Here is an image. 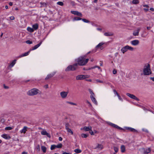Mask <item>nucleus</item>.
I'll return each instance as SVG.
<instances>
[{
  "instance_id": "nucleus-62",
  "label": "nucleus",
  "mask_w": 154,
  "mask_h": 154,
  "mask_svg": "<svg viewBox=\"0 0 154 154\" xmlns=\"http://www.w3.org/2000/svg\"><path fill=\"white\" fill-rule=\"evenodd\" d=\"M150 10L152 11H154V8H150Z\"/></svg>"
},
{
  "instance_id": "nucleus-30",
  "label": "nucleus",
  "mask_w": 154,
  "mask_h": 154,
  "mask_svg": "<svg viewBox=\"0 0 154 154\" xmlns=\"http://www.w3.org/2000/svg\"><path fill=\"white\" fill-rule=\"evenodd\" d=\"M115 151V153H114V154H116V153L118 151L119 148L118 147L116 146H114L113 147Z\"/></svg>"
},
{
  "instance_id": "nucleus-48",
  "label": "nucleus",
  "mask_w": 154,
  "mask_h": 154,
  "mask_svg": "<svg viewBox=\"0 0 154 154\" xmlns=\"http://www.w3.org/2000/svg\"><path fill=\"white\" fill-rule=\"evenodd\" d=\"M55 73L54 72L52 74H50L49 75V77H51L52 76H53L54 75Z\"/></svg>"
},
{
  "instance_id": "nucleus-64",
  "label": "nucleus",
  "mask_w": 154,
  "mask_h": 154,
  "mask_svg": "<svg viewBox=\"0 0 154 154\" xmlns=\"http://www.w3.org/2000/svg\"><path fill=\"white\" fill-rule=\"evenodd\" d=\"M22 154H27V153L26 152H22Z\"/></svg>"
},
{
  "instance_id": "nucleus-8",
  "label": "nucleus",
  "mask_w": 154,
  "mask_h": 154,
  "mask_svg": "<svg viewBox=\"0 0 154 154\" xmlns=\"http://www.w3.org/2000/svg\"><path fill=\"white\" fill-rule=\"evenodd\" d=\"M140 30V28H137L134 31L133 33V35L134 36H138Z\"/></svg>"
},
{
  "instance_id": "nucleus-3",
  "label": "nucleus",
  "mask_w": 154,
  "mask_h": 154,
  "mask_svg": "<svg viewBox=\"0 0 154 154\" xmlns=\"http://www.w3.org/2000/svg\"><path fill=\"white\" fill-rule=\"evenodd\" d=\"M40 91L37 88H33L29 91L27 92V94L29 96H33L37 94Z\"/></svg>"
},
{
  "instance_id": "nucleus-24",
  "label": "nucleus",
  "mask_w": 154,
  "mask_h": 154,
  "mask_svg": "<svg viewBox=\"0 0 154 154\" xmlns=\"http://www.w3.org/2000/svg\"><path fill=\"white\" fill-rule=\"evenodd\" d=\"M32 26L33 29H34L36 30L38 28V25L37 23H35V24L33 25Z\"/></svg>"
},
{
  "instance_id": "nucleus-41",
  "label": "nucleus",
  "mask_w": 154,
  "mask_h": 154,
  "mask_svg": "<svg viewBox=\"0 0 154 154\" xmlns=\"http://www.w3.org/2000/svg\"><path fill=\"white\" fill-rule=\"evenodd\" d=\"M84 22L88 23L89 22V21L85 19H81Z\"/></svg>"
},
{
  "instance_id": "nucleus-16",
  "label": "nucleus",
  "mask_w": 154,
  "mask_h": 154,
  "mask_svg": "<svg viewBox=\"0 0 154 154\" xmlns=\"http://www.w3.org/2000/svg\"><path fill=\"white\" fill-rule=\"evenodd\" d=\"M108 124L110 125H111V126L114 127V128H118V129H121L122 128L120 127H119L118 126V125H116L115 124H114L113 123H112L111 122H109L108 123Z\"/></svg>"
},
{
  "instance_id": "nucleus-53",
  "label": "nucleus",
  "mask_w": 154,
  "mask_h": 154,
  "mask_svg": "<svg viewBox=\"0 0 154 154\" xmlns=\"http://www.w3.org/2000/svg\"><path fill=\"white\" fill-rule=\"evenodd\" d=\"M90 131V134L92 135H94V132L92 131V130H91V131Z\"/></svg>"
},
{
  "instance_id": "nucleus-13",
  "label": "nucleus",
  "mask_w": 154,
  "mask_h": 154,
  "mask_svg": "<svg viewBox=\"0 0 154 154\" xmlns=\"http://www.w3.org/2000/svg\"><path fill=\"white\" fill-rule=\"evenodd\" d=\"M71 13L73 14L77 15L80 17H82V14L80 12L78 11H71Z\"/></svg>"
},
{
  "instance_id": "nucleus-38",
  "label": "nucleus",
  "mask_w": 154,
  "mask_h": 154,
  "mask_svg": "<svg viewBox=\"0 0 154 154\" xmlns=\"http://www.w3.org/2000/svg\"><path fill=\"white\" fill-rule=\"evenodd\" d=\"M57 4L59 5H60V6H63V3L62 2H60V1H59V2H57Z\"/></svg>"
},
{
  "instance_id": "nucleus-59",
  "label": "nucleus",
  "mask_w": 154,
  "mask_h": 154,
  "mask_svg": "<svg viewBox=\"0 0 154 154\" xmlns=\"http://www.w3.org/2000/svg\"><path fill=\"white\" fill-rule=\"evenodd\" d=\"M97 68L98 69L100 70V72L102 71V69L100 67L98 66H97Z\"/></svg>"
},
{
  "instance_id": "nucleus-46",
  "label": "nucleus",
  "mask_w": 154,
  "mask_h": 154,
  "mask_svg": "<svg viewBox=\"0 0 154 154\" xmlns=\"http://www.w3.org/2000/svg\"><path fill=\"white\" fill-rule=\"evenodd\" d=\"M113 91L114 92V94L115 95H117V96L119 95L115 90H113Z\"/></svg>"
},
{
  "instance_id": "nucleus-19",
  "label": "nucleus",
  "mask_w": 154,
  "mask_h": 154,
  "mask_svg": "<svg viewBox=\"0 0 154 154\" xmlns=\"http://www.w3.org/2000/svg\"><path fill=\"white\" fill-rule=\"evenodd\" d=\"M84 75H81L77 76L76 77V80H82L84 79Z\"/></svg>"
},
{
  "instance_id": "nucleus-57",
  "label": "nucleus",
  "mask_w": 154,
  "mask_h": 154,
  "mask_svg": "<svg viewBox=\"0 0 154 154\" xmlns=\"http://www.w3.org/2000/svg\"><path fill=\"white\" fill-rule=\"evenodd\" d=\"M143 9H144V11L146 12H147L149 11V9L148 8H144Z\"/></svg>"
},
{
  "instance_id": "nucleus-14",
  "label": "nucleus",
  "mask_w": 154,
  "mask_h": 154,
  "mask_svg": "<svg viewBox=\"0 0 154 154\" xmlns=\"http://www.w3.org/2000/svg\"><path fill=\"white\" fill-rule=\"evenodd\" d=\"M131 44L133 45L136 46L139 44V41L138 40H134L131 41Z\"/></svg>"
},
{
  "instance_id": "nucleus-2",
  "label": "nucleus",
  "mask_w": 154,
  "mask_h": 154,
  "mask_svg": "<svg viewBox=\"0 0 154 154\" xmlns=\"http://www.w3.org/2000/svg\"><path fill=\"white\" fill-rule=\"evenodd\" d=\"M152 71L149 64L147 63L144 66L143 74L144 75H149L151 74Z\"/></svg>"
},
{
  "instance_id": "nucleus-52",
  "label": "nucleus",
  "mask_w": 154,
  "mask_h": 154,
  "mask_svg": "<svg viewBox=\"0 0 154 154\" xmlns=\"http://www.w3.org/2000/svg\"><path fill=\"white\" fill-rule=\"evenodd\" d=\"M62 154H72V153L70 152H63Z\"/></svg>"
},
{
  "instance_id": "nucleus-50",
  "label": "nucleus",
  "mask_w": 154,
  "mask_h": 154,
  "mask_svg": "<svg viewBox=\"0 0 154 154\" xmlns=\"http://www.w3.org/2000/svg\"><path fill=\"white\" fill-rule=\"evenodd\" d=\"M69 124L67 123L65 125V128L66 129H67V128H69Z\"/></svg>"
},
{
  "instance_id": "nucleus-12",
  "label": "nucleus",
  "mask_w": 154,
  "mask_h": 154,
  "mask_svg": "<svg viewBox=\"0 0 154 154\" xmlns=\"http://www.w3.org/2000/svg\"><path fill=\"white\" fill-rule=\"evenodd\" d=\"M103 148V145L101 144L97 143L95 147L94 148V149H98L101 150Z\"/></svg>"
},
{
  "instance_id": "nucleus-7",
  "label": "nucleus",
  "mask_w": 154,
  "mask_h": 154,
  "mask_svg": "<svg viewBox=\"0 0 154 154\" xmlns=\"http://www.w3.org/2000/svg\"><path fill=\"white\" fill-rule=\"evenodd\" d=\"M140 151L143 153L147 154L150 152L151 149L149 148L146 149L142 148L140 149Z\"/></svg>"
},
{
  "instance_id": "nucleus-45",
  "label": "nucleus",
  "mask_w": 154,
  "mask_h": 154,
  "mask_svg": "<svg viewBox=\"0 0 154 154\" xmlns=\"http://www.w3.org/2000/svg\"><path fill=\"white\" fill-rule=\"evenodd\" d=\"M26 43L29 44H31L32 43V42L29 40H28L26 41Z\"/></svg>"
},
{
  "instance_id": "nucleus-23",
  "label": "nucleus",
  "mask_w": 154,
  "mask_h": 154,
  "mask_svg": "<svg viewBox=\"0 0 154 154\" xmlns=\"http://www.w3.org/2000/svg\"><path fill=\"white\" fill-rule=\"evenodd\" d=\"M121 150L122 152H124L125 150V146L124 145H121Z\"/></svg>"
},
{
  "instance_id": "nucleus-36",
  "label": "nucleus",
  "mask_w": 154,
  "mask_h": 154,
  "mask_svg": "<svg viewBox=\"0 0 154 154\" xmlns=\"http://www.w3.org/2000/svg\"><path fill=\"white\" fill-rule=\"evenodd\" d=\"M66 130L68 132L71 133L72 134H73V132L71 130V129H69V128H67Z\"/></svg>"
},
{
  "instance_id": "nucleus-55",
  "label": "nucleus",
  "mask_w": 154,
  "mask_h": 154,
  "mask_svg": "<svg viewBox=\"0 0 154 154\" xmlns=\"http://www.w3.org/2000/svg\"><path fill=\"white\" fill-rule=\"evenodd\" d=\"M44 88L45 89H47L48 88V85H44Z\"/></svg>"
},
{
  "instance_id": "nucleus-32",
  "label": "nucleus",
  "mask_w": 154,
  "mask_h": 154,
  "mask_svg": "<svg viewBox=\"0 0 154 154\" xmlns=\"http://www.w3.org/2000/svg\"><path fill=\"white\" fill-rule=\"evenodd\" d=\"M81 19H82L80 17H75L73 19V21H75L80 20H81Z\"/></svg>"
},
{
  "instance_id": "nucleus-25",
  "label": "nucleus",
  "mask_w": 154,
  "mask_h": 154,
  "mask_svg": "<svg viewBox=\"0 0 154 154\" xmlns=\"http://www.w3.org/2000/svg\"><path fill=\"white\" fill-rule=\"evenodd\" d=\"M126 129L127 130H128L130 131H131L132 132H137V131L135 129H134L131 128V127H127L126 128Z\"/></svg>"
},
{
  "instance_id": "nucleus-22",
  "label": "nucleus",
  "mask_w": 154,
  "mask_h": 154,
  "mask_svg": "<svg viewBox=\"0 0 154 154\" xmlns=\"http://www.w3.org/2000/svg\"><path fill=\"white\" fill-rule=\"evenodd\" d=\"M29 53V51H28L27 52H26L23 54H22L21 55H20L18 57L19 58H20V57H24V56H26L27 55H28Z\"/></svg>"
},
{
  "instance_id": "nucleus-18",
  "label": "nucleus",
  "mask_w": 154,
  "mask_h": 154,
  "mask_svg": "<svg viewBox=\"0 0 154 154\" xmlns=\"http://www.w3.org/2000/svg\"><path fill=\"white\" fill-rule=\"evenodd\" d=\"M27 129L28 127H27L26 126H24L22 129L20 131V132L21 133H23L25 134L27 131Z\"/></svg>"
},
{
  "instance_id": "nucleus-60",
  "label": "nucleus",
  "mask_w": 154,
  "mask_h": 154,
  "mask_svg": "<svg viewBox=\"0 0 154 154\" xmlns=\"http://www.w3.org/2000/svg\"><path fill=\"white\" fill-rule=\"evenodd\" d=\"M143 6L144 7H145L146 8H149V6L147 5H143Z\"/></svg>"
},
{
  "instance_id": "nucleus-34",
  "label": "nucleus",
  "mask_w": 154,
  "mask_h": 154,
  "mask_svg": "<svg viewBox=\"0 0 154 154\" xmlns=\"http://www.w3.org/2000/svg\"><path fill=\"white\" fill-rule=\"evenodd\" d=\"M62 146H63L62 144L61 143H60L58 144V145H56V148H60L62 147Z\"/></svg>"
},
{
  "instance_id": "nucleus-56",
  "label": "nucleus",
  "mask_w": 154,
  "mask_h": 154,
  "mask_svg": "<svg viewBox=\"0 0 154 154\" xmlns=\"http://www.w3.org/2000/svg\"><path fill=\"white\" fill-rule=\"evenodd\" d=\"M4 88L5 89H8V88L9 87L8 86H6L5 85H4Z\"/></svg>"
},
{
  "instance_id": "nucleus-49",
  "label": "nucleus",
  "mask_w": 154,
  "mask_h": 154,
  "mask_svg": "<svg viewBox=\"0 0 154 154\" xmlns=\"http://www.w3.org/2000/svg\"><path fill=\"white\" fill-rule=\"evenodd\" d=\"M86 102L87 103H88L89 105V106H90L91 107L92 106L91 104L90 103V102H89L87 100Z\"/></svg>"
},
{
  "instance_id": "nucleus-4",
  "label": "nucleus",
  "mask_w": 154,
  "mask_h": 154,
  "mask_svg": "<svg viewBox=\"0 0 154 154\" xmlns=\"http://www.w3.org/2000/svg\"><path fill=\"white\" fill-rule=\"evenodd\" d=\"M128 50L131 51H133L134 50V48L131 46H130L128 45H127L122 48L121 51L123 54H124Z\"/></svg>"
},
{
  "instance_id": "nucleus-28",
  "label": "nucleus",
  "mask_w": 154,
  "mask_h": 154,
  "mask_svg": "<svg viewBox=\"0 0 154 154\" xmlns=\"http://www.w3.org/2000/svg\"><path fill=\"white\" fill-rule=\"evenodd\" d=\"M16 60H14L9 65V66L10 67H12L14 65V64H15L16 63Z\"/></svg>"
},
{
  "instance_id": "nucleus-10",
  "label": "nucleus",
  "mask_w": 154,
  "mask_h": 154,
  "mask_svg": "<svg viewBox=\"0 0 154 154\" xmlns=\"http://www.w3.org/2000/svg\"><path fill=\"white\" fill-rule=\"evenodd\" d=\"M91 129L92 127L91 126H89L88 127L85 126L81 128V130H82L85 131H91Z\"/></svg>"
},
{
  "instance_id": "nucleus-26",
  "label": "nucleus",
  "mask_w": 154,
  "mask_h": 154,
  "mask_svg": "<svg viewBox=\"0 0 154 154\" xmlns=\"http://www.w3.org/2000/svg\"><path fill=\"white\" fill-rule=\"evenodd\" d=\"M104 35L106 36H111L113 35V34L111 32H106L104 33Z\"/></svg>"
},
{
  "instance_id": "nucleus-47",
  "label": "nucleus",
  "mask_w": 154,
  "mask_h": 154,
  "mask_svg": "<svg viewBox=\"0 0 154 154\" xmlns=\"http://www.w3.org/2000/svg\"><path fill=\"white\" fill-rule=\"evenodd\" d=\"M117 96H118V98L119 100L121 101H123V100L121 98V97H120V96L119 95H118Z\"/></svg>"
},
{
  "instance_id": "nucleus-44",
  "label": "nucleus",
  "mask_w": 154,
  "mask_h": 154,
  "mask_svg": "<svg viewBox=\"0 0 154 154\" xmlns=\"http://www.w3.org/2000/svg\"><path fill=\"white\" fill-rule=\"evenodd\" d=\"M83 76H84V79H85L86 78H89L90 77V75H84Z\"/></svg>"
},
{
  "instance_id": "nucleus-20",
  "label": "nucleus",
  "mask_w": 154,
  "mask_h": 154,
  "mask_svg": "<svg viewBox=\"0 0 154 154\" xmlns=\"http://www.w3.org/2000/svg\"><path fill=\"white\" fill-rule=\"evenodd\" d=\"M95 97H93L91 98V99L92 102L93 103H94L95 105H97V102L95 98Z\"/></svg>"
},
{
  "instance_id": "nucleus-5",
  "label": "nucleus",
  "mask_w": 154,
  "mask_h": 154,
  "mask_svg": "<svg viewBox=\"0 0 154 154\" xmlns=\"http://www.w3.org/2000/svg\"><path fill=\"white\" fill-rule=\"evenodd\" d=\"M77 66V64L76 63L72 65H69L66 68L65 71H68L71 70H75L76 69Z\"/></svg>"
},
{
  "instance_id": "nucleus-43",
  "label": "nucleus",
  "mask_w": 154,
  "mask_h": 154,
  "mask_svg": "<svg viewBox=\"0 0 154 154\" xmlns=\"http://www.w3.org/2000/svg\"><path fill=\"white\" fill-rule=\"evenodd\" d=\"M67 103H68L69 104H70L71 105H75V106L77 105V104L76 103H73V102H67Z\"/></svg>"
},
{
  "instance_id": "nucleus-51",
  "label": "nucleus",
  "mask_w": 154,
  "mask_h": 154,
  "mask_svg": "<svg viewBox=\"0 0 154 154\" xmlns=\"http://www.w3.org/2000/svg\"><path fill=\"white\" fill-rule=\"evenodd\" d=\"M117 71L116 69H113V73L114 74H116L117 73Z\"/></svg>"
},
{
  "instance_id": "nucleus-11",
  "label": "nucleus",
  "mask_w": 154,
  "mask_h": 154,
  "mask_svg": "<svg viewBox=\"0 0 154 154\" xmlns=\"http://www.w3.org/2000/svg\"><path fill=\"white\" fill-rule=\"evenodd\" d=\"M104 44V43L103 42H101L99 43L98 45L96 46V48L97 49H100L101 50H102L103 49V47L102 46Z\"/></svg>"
},
{
  "instance_id": "nucleus-15",
  "label": "nucleus",
  "mask_w": 154,
  "mask_h": 154,
  "mask_svg": "<svg viewBox=\"0 0 154 154\" xmlns=\"http://www.w3.org/2000/svg\"><path fill=\"white\" fill-rule=\"evenodd\" d=\"M88 91L90 94V98L93 97H95V95L93 91L91 89H88Z\"/></svg>"
},
{
  "instance_id": "nucleus-58",
  "label": "nucleus",
  "mask_w": 154,
  "mask_h": 154,
  "mask_svg": "<svg viewBox=\"0 0 154 154\" xmlns=\"http://www.w3.org/2000/svg\"><path fill=\"white\" fill-rule=\"evenodd\" d=\"M62 138L61 137H59V140L60 141L62 140Z\"/></svg>"
},
{
  "instance_id": "nucleus-1",
  "label": "nucleus",
  "mask_w": 154,
  "mask_h": 154,
  "mask_svg": "<svg viewBox=\"0 0 154 154\" xmlns=\"http://www.w3.org/2000/svg\"><path fill=\"white\" fill-rule=\"evenodd\" d=\"M89 59H85V56L81 57L75 60V61L76 64L79 66H84L88 62Z\"/></svg>"
},
{
  "instance_id": "nucleus-6",
  "label": "nucleus",
  "mask_w": 154,
  "mask_h": 154,
  "mask_svg": "<svg viewBox=\"0 0 154 154\" xmlns=\"http://www.w3.org/2000/svg\"><path fill=\"white\" fill-rule=\"evenodd\" d=\"M69 93L68 91H62L60 92V94L61 97L63 99L66 98Z\"/></svg>"
},
{
  "instance_id": "nucleus-54",
  "label": "nucleus",
  "mask_w": 154,
  "mask_h": 154,
  "mask_svg": "<svg viewBox=\"0 0 154 154\" xmlns=\"http://www.w3.org/2000/svg\"><path fill=\"white\" fill-rule=\"evenodd\" d=\"M10 19L12 20H14L15 19V18L14 16H11L10 17Z\"/></svg>"
},
{
  "instance_id": "nucleus-9",
  "label": "nucleus",
  "mask_w": 154,
  "mask_h": 154,
  "mask_svg": "<svg viewBox=\"0 0 154 154\" xmlns=\"http://www.w3.org/2000/svg\"><path fill=\"white\" fill-rule=\"evenodd\" d=\"M126 95L131 98L134 99L137 101L139 100V99H138V98L137 97L135 96H134L133 94H131L129 93H127L126 94Z\"/></svg>"
},
{
  "instance_id": "nucleus-61",
  "label": "nucleus",
  "mask_w": 154,
  "mask_h": 154,
  "mask_svg": "<svg viewBox=\"0 0 154 154\" xmlns=\"http://www.w3.org/2000/svg\"><path fill=\"white\" fill-rule=\"evenodd\" d=\"M9 5H10V6H12L13 5V3L12 2H10L9 3Z\"/></svg>"
},
{
  "instance_id": "nucleus-42",
  "label": "nucleus",
  "mask_w": 154,
  "mask_h": 154,
  "mask_svg": "<svg viewBox=\"0 0 154 154\" xmlns=\"http://www.w3.org/2000/svg\"><path fill=\"white\" fill-rule=\"evenodd\" d=\"M81 136L82 137L86 138L88 137V135L86 134H81Z\"/></svg>"
},
{
  "instance_id": "nucleus-63",
  "label": "nucleus",
  "mask_w": 154,
  "mask_h": 154,
  "mask_svg": "<svg viewBox=\"0 0 154 154\" xmlns=\"http://www.w3.org/2000/svg\"><path fill=\"white\" fill-rule=\"evenodd\" d=\"M150 79H151L154 82V77H150Z\"/></svg>"
},
{
  "instance_id": "nucleus-17",
  "label": "nucleus",
  "mask_w": 154,
  "mask_h": 154,
  "mask_svg": "<svg viewBox=\"0 0 154 154\" xmlns=\"http://www.w3.org/2000/svg\"><path fill=\"white\" fill-rule=\"evenodd\" d=\"M2 137L3 138L7 140L11 138V137L9 135L7 134H3L2 135Z\"/></svg>"
},
{
  "instance_id": "nucleus-21",
  "label": "nucleus",
  "mask_w": 154,
  "mask_h": 154,
  "mask_svg": "<svg viewBox=\"0 0 154 154\" xmlns=\"http://www.w3.org/2000/svg\"><path fill=\"white\" fill-rule=\"evenodd\" d=\"M42 42H40L39 44L35 45L32 48V50H34L38 48L41 45Z\"/></svg>"
},
{
  "instance_id": "nucleus-39",
  "label": "nucleus",
  "mask_w": 154,
  "mask_h": 154,
  "mask_svg": "<svg viewBox=\"0 0 154 154\" xmlns=\"http://www.w3.org/2000/svg\"><path fill=\"white\" fill-rule=\"evenodd\" d=\"M55 148H56V145H52L51 147V150L54 149Z\"/></svg>"
},
{
  "instance_id": "nucleus-40",
  "label": "nucleus",
  "mask_w": 154,
  "mask_h": 154,
  "mask_svg": "<svg viewBox=\"0 0 154 154\" xmlns=\"http://www.w3.org/2000/svg\"><path fill=\"white\" fill-rule=\"evenodd\" d=\"M95 83H97L98 82L100 83H103V82L101 80H100L99 79H96L95 80V82H94Z\"/></svg>"
},
{
  "instance_id": "nucleus-37",
  "label": "nucleus",
  "mask_w": 154,
  "mask_h": 154,
  "mask_svg": "<svg viewBox=\"0 0 154 154\" xmlns=\"http://www.w3.org/2000/svg\"><path fill=\"white\" fill-rule=\"evenodd\" d=\"M13 129V128L10 127H8L5 128V130H10Z\"/></svg>"
},
{
  "instance_id": "nucleus-35",
  "label": "nucleus",
  "mask_w": 154,
  "mask_h": 154,
  "mask_svg": "<svg viewBox=\"0 0 154 154\" xmlns=\"http://www.w3.org/2000/svg\"><path fill=\"white\" fill-rule=\"evenodd\" d=\"M41 134L43 135H46L48 136V134L47 132L45 131H42L41 132Z\"/></svg>"
},
{
  "instance_id": "nucleus-33",
  "label": "nucleus",
  "mask_w": 154,
  "mask_h": 154,
  "mask_svg": "<svg viewBox=\"0 0 154 154\" xmlns=\"http://www.w3.org/2000/svg\"><path fill=\"white\" fill-rule=\"evenodd\" d=\"M132 3L134 4H137L139 3V1L138 0H133Z\"/></svg>"
},
{
  "instance_id": "nucleus-31",
  "label": "nucleus",
  "mask_w": 154,
  "mask_h": 154,
  "mask_svg": "<svg viewBox=\"0 0 154 154\" xmlns=\"http://www.w3.org/2000/svg\"><path fill=\"white\" fill-rule=\"evenodd\" d=\"M41 148L43 152H46V148L44 146H42Z\"/></svg>"
},
{
  "instance_id": "nucleus-27",
  "label": "nucleus",
  "mask_w": 154,
  "mask_h": 154,
  "mask_svg": "<svg viewBox=\"0 0 154 154\" xmlns=\"http://www.w3.org/2000/svg\"><path fill=\"white\" fill-rule=\"evenodd\" d=\"M27 30L29 32H32L34 31V29L33 28L30 27H28L27 28Z\"/></svg>"
},
{
  "instance_id": "nucleus-29",
  "label": "nucleus",
  "mask_w": 154,
  "mask_h": 154,
  "mask_svg": "<svg viewBox=\"0 0 154 154\" xmlns=\"http://www.w3.org/2000/svg\"><path fill=\"white\" fill-rule=\"evenodd\" d=\"M74 151L75 153H80L81 152H82V151L80 149H75L74 150Z\"/></svg>"
}]
</instances>
